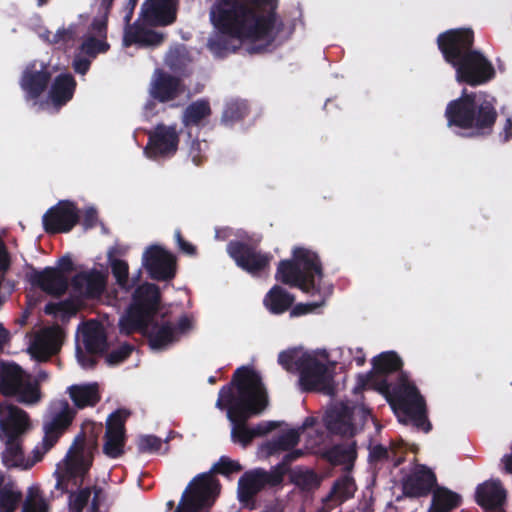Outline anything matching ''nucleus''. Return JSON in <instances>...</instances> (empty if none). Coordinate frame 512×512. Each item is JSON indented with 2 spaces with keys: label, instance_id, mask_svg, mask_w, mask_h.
I'll return each mask as SVG.
<instances>
[{
  "label": "nucleus",
  "instance_id": "31",
  "mask_svg": "<svg viewBox=\"0 0 512 512\" xmlns=\"http://www.w3.org/2000/svg\"><path fill=\"white\" fill-rule=\"evenodd\" d=\"M76 89V80L69 73L57 75L51 85L49 98L55 106L67 104L74 95Z\"/></svg>",
  "mask_w": 512,
  "mask_h": 512
},
{
  "label": "nucleus",
  "instance_id": "1",
  "mask_svg": "<svg viewBox=\"0 0 512 512\" xmlns=\"http://www.w3.org/2000/svg\"><path fill=\"white\" fill-rule=\"evenodd\" d=\"M277 0H216L210 21L218 35L208 42L218 56L236 52L244 40H260L270 35L276 21Z\"/></svg>",
  "mask_w": 512,
  "mask_h": 512
},
{
  "label": "nucleus",
  "instance_id": "62",
  "mask_svg": "<svg viewBox=\"0 0 512 512\" xmlns=\"http://www.w3.org/2000/svg\"><path fill=\"white\" fill-rule=\"evenodd\" d=\"M11 267V257L4 241L0 238V272L7 273Z\"/></svg>",
  "mask_w": 512,
  "mask_h": 512
},
{
  "label": "nucleus",
  "instance_id": "41",
  "mask_svg": "<svg viewBox=\"0 0 512 512\" xmlns=\"http://www.w3.org/2000/svg\"><path fill=\"white\" fill-rule=\"evenodd\" d=\"M76 413V410L70 406L66 399H57L50 403L47 416L70 427L76 416Z\"/></svg>",
  "mask_w": 512,
  "mask_h": 512
},
{
  "label": "nucleus",
  "instance_id": "13",
  "mask_svg": "<svg viewBox=\"0 0 512 512\" xmlns=\"http://www.w3.org/2000/svg\"><path fill=\"white\" fill-rule=\"evenodd\" d=\"M474 32L470 28L449 29L437 36V46L446 63L452 65L472 52Z\"/></svg>",
  "mask_w": 512,
  "mask_h": 512
},
{
  "label": "nucleus",
  "instance_id": "12",
  "mask_svg": "<svg viewBox=\"0 0 512 512\" xmlns=\"http://www.w3.org/2000/svg\"><path fill=\"white\" fill-rule=\"evenodd\" d=\"M148 141L144 147V154L151 160H160L173 157L179 146V133L175 125L157 124L153 129L146 131Z\"/></svg>",
  "mask_w": 512,
  "mask_h": 512
},
{
  "label": "nucleus",
  "instance_id": "2",
  "mask_svg": "<svg viewBox=\"0 0 512 512\" xmlns=\"http://www.w3.org/2000/svg\"><path fill=\"white\" fill-rule=\"evenodd\" d=\"M267 390L261 375L248 366L237 368L229 384L221 387L215 406L226 410L232 424L231 440L243 447L251 444L254 437L247 421L262 414L268 407Z\"/></svg>",
  "mask_w": 512,
  "mask_h": 512
},
{
  "label": "nucleus",
  "instance_id": "5",
  "mask_svg": "<svg viewBox=\"0 0 512 512\" xmlns=\"http://www.w3.org/2000/svg\"><path fill=\"white\" fill-rule=\"evenodd\" d=\"M389 401L401 415L399 420L405 424L411 422L417 429L428 433L432 424L428 419L427 406L424 397L416 385L409 381L408 377L401 373L398 375L397 384L390 388Z\"/></svg>",
  "mask_w": 512,
  "mask_h": 512
},
{
  "label": "nucleus",
  "instance_id": "51",
  "mask_svg": "<svg viewBox=\"0 0 512 512\" xmlns=\"http://www.w3.org/2000/svg\"><path fill=\"white\" fill-rule=\"evenodd\" d=\"M130 416V411L126 409H117L111 413L106 422V429L118 432H126L125 422Z\"/></svg>",
  "mask_w": 512,
  "mask_h": 512
},
{
  "label": "nucleus",
  "instance_id": "29",
  "mask_svg": "<svg viewBox=\"0 0 512 512\" xmlns=\"http://www.w3.org/2000/svg\"><path fill=\"white\" fill-rule=\"evenodd\" d=\"M68 428V426L46 415L43 421L44 437L42 439V449L36 446L33 450L34 462L42 460L44 454L58 442Z\"/></svg>",
  "mask_w": 512,
  "mask_h": 512
},
{
  "label": "nucleus",
  "instance_id": "26",
  "mask_svg": "<svg viewBox=\"0 0 512 512\" xmlns=\"http://www.w3.org/2000/svg\"><path fill=\"white\" fill-rule=\"evenodd\" d=\"M293 257L301 269V273L307 284H313V295L320 292L316 278L320 281L323 277L322 264L317 253L303 247L293 250Z\"/></svg>",
  "mask_w": 512,
  "mask_h": 512
},
{
  "label": "nucleus",
  "instance_id": "24",
  "mask_svg": "<svg viewBox=\"0 0 512 512\" xmlns=\"http://www.w3.org/2000/svg\"><path fill=\"white\" fill-rule=\"evenodd\" d=\"M437 479L435 473L424 465L418 466L403 481V492L408 497L427 496Z\"/></svg>",
  "mask_w": 512,
  "mask_h": 512
},
{
  "label": "nucleus",
  "instance_id": "64",
  "mask_svg": "<svg viewBox=\"0 0 512 512\" xmlns=\"http://www.w3.org/2000/svg\"><path fill=\"white\" fill-rule=\"evenodd\" d=\"M296 361L295 352L293 351H282L278 355V363L288 371L293 364L296 366Z\"/></svg>",
  "mask_w": 512,
  "mask_h": 512
},
{
  "label": "nucleus",
  "instance_id": "54",
  "mask_svg": "<svg viewBox=\"0 0 512 512\" xmlns=\"http://www.w3.org/2000/svg\"><path fill=\"white\" fill-rule=\"evenodd\" d=\"M82 51L90 56L96 57L99 53H105L109 49V44L106 41L99 40L95 37H90L81 45Z\"/></svg>",
  "mask_w": 512,
  "mask_h": 512
},
{
  "label": "nucleus",
  "instance_id": "33",
  "mask_svg": "<svg viewBox=\"0 0 512 512\" xmlns=\"http://www.w3.org/2000/svg\"><path fill=\"white\" fill-rule=\"evenodd\" d=\"M82 340L88 354H102L107 349V336L97 322H88L82 331Z\"/></svg>",
  "mask_w": 512,
  "mask_h": 512
},
{
  "label": "nucleus",
  "instance_id": "55",
  "mask_svg": "<svg viewBox=\"0 0 512 512\" xmlns=\"http://www.w3.org/2000/svg\"><path fill=\"white\" fill-rule=\"evenodd\" d=\"M47 315L56 316L58 313L73 314L75 313L74 305L70 300L60 302H48L44 307Z\"/></svg>",
  "mask_w": 512,
  "mask_h": 512
},
{
  "label": "nucleus",
  "instance_id": "4",
  "mask_svg": "<svg viewBox=\"0 0 512 512\" xmlns=\"http://www.w3.org/2000/svg\"><path fill=\"white\" fill-rule=\"evenodd\" d=\"M444 116L447 126L464 131V136L484 137L492 133L498 113L492 100L463 89L460 97L447 104Z\"/></svg>",
  "mask_w": 512,
  "mask_h": 512
},
{
  "label": "nucleus",
  "instance_id": "35",
  "mask_svg": "<svg viewBox=\"0 0 512 512\" xmlns=\"http://www.w3.org/2000/svg\"><path fill=\"white\" fill-rule=\"evenodd\" d=\"M294 301L293 294L279 285H274L266 294L263 303L270 313L280 315L288 311Z\"/></svg>",
  "mask_w": 512,
  "mask_h": 512
},
{
  "label": "nucleus",
  "instance_id": "28",
  "mask_svg": "<svg viewBox=\"0 0 512 512\" xmlns=\"http://www.w3.org/2000/svg\"><path fill=\"white\" fill-rule=\"evenodd\" d=\"M275 279L285 285L299 288L304 293L313 295V284H307L294 257L279 262Z\"/></svg>",
  "mask_w": 512,
  "mask_h": 512
},
{
  "label": "nucleus",
  "instance_id": "32",
  "mask_svg": "<svg viewBox=\"0 0 512 512\" xmlns=\"http://www.w3.org/2000/svg\"><path fill=\"white\" fill-rule=\"evenodd\" d=\"M165 34L152 29L143 27L134 23L124 35V44L131 46L138 44L140 46H159L163 43Z\"/></svg>",
  "mask_w": 512,
  "mask_h": 512
},
{
  "label": "nucleus",
  "instance_id": "56",
  "mask_svg": "<svg viewBox=\"0 0 512 512\" xmlns=\"http://www.w3.org/2000/svg\"><path fill=\"white\" fill-rule=\"evenodd\" d=\"M76 36V26L70 25L67 28H59L53 35L50 42L52 44H68L74 40Z\"/></svg>",
  "mask_w": 512,
  "mask_h": 512
},
{
  "label": "nucleus",
  "instance_id": "7",
  "mask_svg": "<svg viewBox=\"0 0 512 512\" xmlns=\"http://www.w3.org/2000/svg\"><path fill=\"white\" fill-rule=\"evenodd\" d=\"M372 370L366 374L357 376V384L354 393L361 392L366 388H372L382 394H389L393 386L387 379L389 374L403 373V362L396 352H383L372 360Z\"/></svg>",
  "mask_w": 512,
  "mask_h": 512
},
{
  "label": "nucleus",
  "instance_id": "15",
  "mask_svg": "<svg viewBox=\"0 0 512 512\" xmlns=\"http://www.w3.org/2000/svg\"><path fill=\"white\" fill-rule=\"evenodd\" d=\"M142 260L153 280L170 281L176 275V257L159 245L149 246L143 253Z\"/></svg>",
  "mask_w": 512,
  "mask_h": 512
},
{
  "label": "nucleus",
  "instance_id": "27",
  "mask_svg": "<svg viewBox=\"0 0 512 512\" xmlns=\"http://www.w3.org/2000/svg\"><path fill=\"white\" fill-rule=\"evenodd\" d=\"M106 281L98 270L77 273L71 279L72 289L86 298H97L105 289Z\"/></svg>",
  "mask_w": 512,
  "mask_h": 512
},
{
  "label": "nucleus",
  "instance_id": "50",
  "mask_svg": "<svg viewBox=\"0 0 512 512\" xmlns=\"http://www.w3.org/2000/svg\"><path fill=\"white\" fill-rule=\"evenodd\" d=\"M134 350V346L129 343H124L116 349L110 351L106 355V362L109 365H118L126 361Z\"/></svg>",
  "mask_w": 512,
  "mask_h": 512
},
{
  "label": "nucleus",
  "instance_id": "14",
  "mask_svg": "<svg viewBox=\"0 0 512 512\" xmlns=\"http://www.w3.org/2000/svg\"><path fill=\"white\" fill-rule=\"evenodd\" d=\"M227 253L238 267L252 275H259L265 271L272 259L271 255L262 253L254 246L238 240H232L227 244Z\"/></svg>",
  "mask_w": 512,
  "mask_h": 512
},
{
  "label": "nucleus",
  "instance_id": "30",
  "mask_svg": "<svg viewBox=\"0 0 512 512\" xmlns=\"http://www.w3.org/2000/svg\"><path fill=\"white\" fill-rule=\"evenodd\" d=\"M67 392L77 409L94 407L101 400L97 383L74 384L67 388Z\"/></svg>",
  "mask_w": 512,
  "mask_h": 512
},
{
  "label": "nucleus",
  "instance_id": "10",
  "mask_svg": "<svg viewBox=\"0 0 512 512\" xmlns=\"http://www.w3.org/2000/svg\"><path fill=\"white\" fill-rule=\"evenodd\" d=\"M220 484L211 473L197 475L183 493L181 502L174 512H199L210 507Z\"/></svg>",
  "mask_w": 512,
  "mask_h": 512
},
{
  "label": "nucleus",
  "instance_id": "19",
  "mask_svg": "<svg viewBox=\"0 0 512 512\" xmlns=\"http://www.w3.org/2000/svg\"><path fill=\"white\" fill-rule=\"evenodd\" d=\"M51 71L43 62H30L22 72L19 80L21 89L27 100L38 99L47 89L51 81Z\"/></svg>",
  "mask_w": 512,
  "mask_h": 512
},
{
  "label": "nucleus",
  "instance_id": "57",
  "mask_svg": "<svg viewBox=\"0 0 512 512\" xmlns=\"http://www.w3.org/2000/svg\"><path fill=\"white\" fill-rule=\"evenodd\" d=\"M91 496V489L89 487L80 489L78 493L73 495L71 500V507L74 512H82L89 502Z\"/></svg>",
  "mask_w": 512,
  "mask_h": 512
},
{
  "label": "nucleus",
  "instance_id": "43",
  "mask_svg": "<svg viewBox=\"0 0 512 512\" xmlns=\"http://www.w3.org/2000/svg\"><path fill=\"white\" fill-rule=\"evenodd\" d=\"M103 452L110 458H118L124 453L125 432L106 429L104 435Z\"/></svg>",
  "mask_w": 512,
  "mask_h": 512
},
{
  "label": "nucleus",
  "instance_id": "46",
  "mask_svg": "<svg viewBox=\"0 0 512 512\" xmlns=\"http://www.w3.org/2000/svg\"><path fill=\"white\" fill-rule=\"evenodd\" d=\"M21 512H49V505L39 489H29Z\"/></svg>",
  "mask_w": 512,
  "mask_h": 512
},
{
  "label": "nucleus",
  "instance_id": "17",
  "mask_svg": "<svg viewBox=\"0 0 512 512\" xmlns=\"http://www.w3.org/2000/svg\"><path fill=\"white\" fill-rule=\"evenodd\" d=\"M27 280L33 286L39 288L47 295L59 298L63 296L69 288V279L67 275H62L61 270L52 266H47L38 270L32 265L29 267Z\"/></svg>",
  "mask_w": 512,
  "mask_h": 512
},
{
  "label": "nucleus",
  "instance_id": "22",
  "mask_svg": "<svg viewBox=\"0 0 512 512\" xmlns=\"http://www.w3.org/2000/svg\"><path fill=\"white\" fill-rule=\"evenodd\" d=\"M353 414V408L349 405L342 402L335 404L324 418L327 430L335 435L353 437L356 431Z\"/></svg>",
  "mask_w": 512,
  "mask_h": 512
},
{
  "label": "nucleus",
  "instance_id": "23",
  "mask_svg": "<svg viewBox=\"0 0 512 512\" xmlns=\"http://www.w3.org/2000/svg\"><path fill=\"white\" fill-rule=\"evenodd\" d=\"M506 490L499 479H490L476 487L475 502L484 510H501L506 502Z\"/></svg>",
  "mask_w": 512,
  "mask_h": 512
},
{
  "label": "nucleus",
  "instance_id": "9",
  "mask_svg": "<svg viewBox=\"0 0 512 512\" xmlns=\"http://www.w3.org/2000/svg\"><path fill=\"white\" fill-rule=\"evenodd\" d=\"M299 371V383L304 392H322L333 395L335 392L333 374L326 364L320 362L315 356L303 354L296 361Z\"/></svg>",
  "mask_w": 512,
  "mask_h": 512
},
{
  "label": "nucleus",
  "instance_id": "39",
  "mask_svg": "<svg viewBox=\"0 0 512 512\" xmlns=\"http://www.w3.org/2000/svg\"><path fill=\"white\" fill-rule=\"evenodd\" d=\"M300 442V434L296 429H290L277 437L267 441L263 445V450L268 456L278 454L279 452L290 451Z\"/></svg>",
  "mask_w": 512,
  "mask_h": 512
},
{
  "label": "nucleus",
  "instance_id": "42",
  "mask_svg": "<svg viewBox=\"0 0 512 512\" xmlns=\"http://www.w3.org/2000/svg\"><path fill=\"white\" fill-rule=\"evenodd\" d=\"M249 114V106L246 101L232 100L223 110L221 122L226 126H232L242 121Z\"/></svg>",
  "mask_w": 512,
  "mask_h": 512
},
{
  "label": "nucleus",
  "instance_id": "36",
  "mask_svg": "<svg viewBox=\"0 0 512 512\" xmlns=\"http://www.w3.org/2000/svg\"><path fill=\"white\" fill-rule=\"evenodd\" d=\"M91 464V460L87 459L84 455L66 456L64 471L58 474L57 485H61L65 479L76 480L77 478H81V484Z\"/></svg>",
  "mask_w": 512,
  "mask_h": 512
},
{
  "label": "nucleus",
  "instance_id": "3",
  "mask_svg": "<svg viewBox=\"0 0 512 512\" xmlns=\"http://www.w3.org/2000/svg\"><path fill=\"white\" fill-rule=\"evenodd\" d=\"M161 293L156 284L144 283L138 286L132 303L119 320V331L124 335L140 332L153 350H164L178 341L176 330L170 321L155 320L160 308Z\"/></svg>",
  "mask_w": 512,
  "mask_h": 512
},
{
  "label": "nucleus",
  "instance_id": "44",
  "mask_svg": "<svg viewBox=\"0 0 512 512\" xmlns=\"http://www.w3.org/2000/svg\"><path fill=\"white\" fill-rule=\"evenodd\" d=\"M321 481V477L312 469L296 471L292 475V482L303 491L318 489Z\"/></svg>",
  "mask_w": 512,
  "mask_h": 512
},
{
  "label": "nucleus",
  "instance_id": "53",
  "mask_svg": "<svg viewBox=\"0 0 512 512\" xmlns=\"http://www.w3.org/2000/svg\"><path fill=\"white\" fill-rule=\"evenodd\" d=\"M161 447L162 440L155 435H142L137 442V448L140 453H156Z\"/></svg>",
  "mask_w": 512,
  "mask_h": 512
},
{
  "label": "nucleus",
  "instance_id": "47",
  "mask_svg": "<svg viewBox=\"0 0 512 512\" xmlns=\"http://www.w3.org/2000/svg\"><path fill=\"white\" fill-rule=\"evenodd\" d=\"M110 266L113 276L117 284L124 289H130L138 278L132 284H129V266L128 263L121 259H110Z\"/></svg>",
  "mask_w": 512,
  "mask_h": 512
},
{
  "label": "nucleus",
  "instance_id": "52",
  "mask_svg": "<svg viewBox=\"0 0 512 512\" xmlns=\"http://www.w3.org/2000/svg\"><path fill=\"white\" fill-rule=\"evenodd\" d=\"M286 452L287 453L283 456L281 462L272 467L275 472L281 473L282 481L284 480V476L288 471V468L291 465V463L295 462L296 460L300 459L305 455V452L302 449L293 448L292 450Z\"/></svg>",
  "mask_w": 512,
  "mask_h": 512
},
{
  "label": "nucleus",
  "instance_id": "48",
  "mask_svg": "<svg viewBox=\"0 0 512 512\" xmlns=\"http://www.w3.org/2000/svg\"><path fill=\"white\" fill-rule=\"evenodd\" d=\"M22 499V492L4 486L0 491V512H15Z\"/></svg>",
  "mask_w": 512,
  "mask_h": 512
},
{
  "label": "nucleus",
  "instance_id": "58",
  "mask_svg": "<svg viewBox=\"0 0 512 512\" xmlns=\"http://www.w3.org/2000/svg\"><path fill=\"white\" fill-rule=\"evenodd\" d=\"M188 156L197 166L202 165L206 160V156L203 153L202 143L199 140L196 139L191 141Z\"/></svg>",
  "mask_w": 512,
  "mask_h": 512
},
{
  "label": "nucleus",
  "instance_id": "20",
  "mask_svg": "<svg viewBox=\"0 0 512 512\" xmlns=\"http://www.w3.org/2000/svg\"><path fill=\"white\" fill-rule=\"evenodd\" d=\"M179 0H146L141 7V17L149 27H165L177 20Z\"/></svg>",
  "mask_w": 512,
  "mask_h": 512
},
{
  "label": "nucleus",
  "instance_id": "37",
  "mask_svg": "<svg viewBox=\"0 0 512 512\" xmlns=\"http://www.w3.org/2000/svg\"><path fill=\"white\" fill-rule=\"evenodd\" d=\"M356 483L352 476L342 475L336 479L328 495L323 499L325 504L330 502L343 503L354 496Z\"/></svg>",
  "mask_w": 512,
  "mask_h": 512
},
{
  "label": "nucleus",
  "instance_id": "18",
  "mask_svg": "<svg viewBox=\"0 0 512 512\" xmlns=\"http://www.w3.org/2000/svg\"><path fill=\"white\" fill-rule=\"evenodd\" d=\"M186 92L183 80L171 73L157 68L154 70L149 87L151 98L159 103L176 100Z\"/></svg>",
  "mask_w": 512,
  "mask_h": 512
},
{
  "label": "nucleus",
  "instance_id": "25",
  "mask_svg": "<svg viewBox=\"0 0 512 512\" xmlns=\"http://www.w3.org/2000/svg\"><path fill=\"white\" fill-rule=\"evenodd\" d=\"M0 416V429L5 440L21 439L29 427L28 414L17 406L7 405Z\"/></svg>",
  "mask_w": 512,
  "mask_h": 512
},
{
  "label": "nucleus",
  "instance_id": "60",
  "mask_svg": "<svg viewBox=\"0 0 512 512\" xmlns=\"http://www.w3.org/2000/svg\"><path fill=\"white\" fill-rule=\"evenodd\" d=\"M322 303H298L290 311L291 317H299L314 312Z\"/></svg>",
  "mask_w": 512,
  "mask_h": 512
},
{
  "label": "nucleus",
  "instance_id": "63",
  "mask_svg": "<svg viewBox=\"0 0 512 512\" xmlns=\"http://www.w3.org/2000/svg\"><path fill=\"white\" fill-rule=\"evenodd\" d=\"M276 428H277V424L275 422L267 421V422L258 423L255 427H253L251 429H252L253 437L256 438V437L264 436Z\"/></svg>",
  "mask_w": 512,
  "mask_h": 512
},
{
  "label": "nucleus",
  "instance_id": "6",
  "mask_svg": "<svg viewBox=\"0 0 512 512\" xmlns=\"http://www.w3.org/2000/svg\"><path fill=\"white\" fill-rule=\"evenodd\" d=\"M0 393L25 405H34L41 399L38 381H32V376L15 363H2Z\"/></svg>",
  "mask_w": 512,
  "mask_h": 512
},
{
  "label": "nucleus",
  "instance_id": "59",
  "mask_svg": "<svg viewBox=\"0 0 512 512\" xmlns=\"http://www.w3.org/2000/svg\"><path fill=\"white\" fill-rule=\"evenodd\" d=\"M393 448L387 449L381 444H377L370 449L369 459L371 462H382L390 458Z\"/></svg>",
  "mask_w": 512,
  "mask_h": 512
},
{
  "label": "nucleus",
  "instance_id": "61",
  "mask_svg": "<svg viewBox=\"0 0 512 512\" xmlns=\"http://www.w3.org/2000/svg\"><path fill=\"white\" fill-rule=\"evenodd\" d=\"M175 238H176V241H177L179 249L183 253H185V254H187L189 256L196 255V253H197L196 247L193 244L189 243L188 241H186L183 238L182 233H181L180 230H176L175 231Z\"/></svg>",
  "mask_w": 512,
  "mask_h": 512
},
{
  "label": "nucleus",
  "instance_id": "11",
  "mask_svg": "<svg viewBox=\"0 0 512 512\" xmlns=\"http://www.w3.org/2000/svg\"><path fill=\"white\" fill-rule=\"evenodd\" d=\"M456 72V80L470 86L485 84L495 77L492 63L478 50H473L451 65Z\"/></svg>",
  "mask_w": 512,
  "mask_h": 512
},
{
  "label": "nucleus",
  "instance_id": "45",
  "mask_svg": "<svg viewBox=\"0 0 512 512\" xmlns=\"http://www.w3.org/2000/svg\"><path fill=\"white\" fill-rule=\"evenodd\" d=\"M24 452L22 450L21 439L6 440V449L3 453L4 464L11 467H19L23 464Z\"/></svg>",
  "mask_w": 512,
  "mask_h": 512
},
{
  "label": "nucleus",
  "instance_id": "40",
  "mask_svg": "<svg viewBox=\"0 0 512 512\" xmlns=\"http://www.w3.org/2000/svg\"><path fill=\"white\" fill-rule=\"evenodd\" d=\"M210 103L206 99H199L190 103L183 112L182 122L185 127L199 126L211 115Z\"/></svg>",
  "mask_w": 512,
  "mask_h": 512
},
{
  "label": "nucleus",
  "instance_id": "49",
  "mask_svg": "<svg viewBox=\"0 0 512 512\" xmlns=\"http://www.w3.org/2000/svg\"><path fill=\"white\" fill-rule=\"evenodd\" d=\"M242 465L236 461L232 460L227 456H221L219 461L213 465L212 471L218 474L229 476L233 473H238L242 471Z\"/></svg>",
  "mask_w": 512,
  "mask_h": 512
},
{
  "label": "nucleus",
  "instance_id": "38",
  "mask_svg": "<svg viewBox=\"0 0 512 512\" xmlns=\"http://www.w3.org/2000/svg\"><path fill=\"white\" fill-rule=\"evenodd\" d=\"M461 496L445 487L433 491L429 512H451L461 504Z\"/></svg>",
  "mask_w": 512,
  "mask_h": 512
},
{
  "label": "nucleus",
  "instance_id": "8",
  "mask_svg": "<svg viewBox=\"0 0 512 512\" xmlns=\"http://www.w3.org/2000/svg\"><path fill=\"white\" fill-rule=\"evenodd\" d=\"M281 473L264 468H254L245 471L237 484V499L239 503L249 510L256 509V497L266 488H275L282 484Z\"/></svg>",
  "mask_w": 512,
  "mask_h": 512
},
{
  "label": "nucleus",
  "instance_id": "34",
  "mask_svg": "<svg viewBox=\"0 0 512 512\" xmlns=\"http://www.w3.org/2000/svg\"><path fill=\"white\" fill-rule=\"evenodd\" d=\"M321 456L333 466L346 465L350 469L357 458L356 442L333 445L325 449Z\"/></svg>",
  "mask_w": 512,
  "mask_h": 512
},
{
  "label": "nucleus",
  "instance_id": "16",
  "mask_svg": "<svg viewBox=\"0 0 512 512\" xmlns=\"http://www.w3.org/2000/svg\"><path fill=\"white\" fill-rule=\"evenodd\" d=\"M78 222V209L68 200L59 201L43 215L44 230L49 234L68 233Z\"/></svg>",
  "mask_w": 512,
  "mask_h": 512
},
{
  "label": "nucleus",
  "instance_id": "21",
  "mask_svg": "<svg viewBox=\"0 0 512 512\" xmlns=\"http://www.w3.org/2000/svg\"><path fill=\"white\" fill-rule=\"evenodd\" d=\"M63 337L64 332L58 324L44 327L36 335L31 346L33 355L40 361H47L59 352Z\"/></svg>",
  "mask_w": 512,
  "mask_h": 512
}]
</instances>
